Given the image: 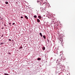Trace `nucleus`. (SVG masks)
I'll return each mask as SVG.
<instances>
[{
  "mask_svg": "<svg viewBox=\"0 0 75 75\" xmlns=\"http://www.w3.org/2000/svg\"><path fill=\"white\" fill-rule=\"evenodd\" d=\"M38 3H40L39 4H40V6H42L41 5V3L43 2V0H38L37 1Z\"/></svg>",
  "mask_w": 75,
  "mask_h": 75,
  "instance_id": "1",
  "label": "nucleus"
},
{
  "mask_svg": "<svg viewBox=\"0 0 75 75\" xmlns=\"http://www.w3.org/2000/svg\"><path fill=\"white\" fill-rule=\"evenodd\" d=\"M57 67L58 69L61 68V65L58 64L57 65Z\"/></svg>",
  "mask_w": 75,
  "mask_h": 75,
  "instance_id": "2",
  "label": "nucleus"
},
{
  "mask_svg": "<svg viewBox=\"0 0 75 75\" xmlns=\"http://www.w3.org/2000/svg\"><path fill=\"white\" fill-rule=\"evenodd\" d=\"M62 42V39H61H61H59V42Z\"/></svg>",
  "mask_w": 75,
  "mask_h": 75,
  "instance_id": "3",
  "label": "nucleus"
},
{
  "mask_svg": "<svg viewBox=\"0 0 75 75\" xmlns=\"http://www.w3.org/2000/svg\"><path fill=\"white\" fill-rule=\"evenodd\" d=\"M37 21L38 23H40V20L39 19H37Z\"/></svg>",
  "mask_w": 75,
  "mask_h": 75,
  "instance_id": "4",
  "label": "nucleus"
},
{
  "mask_svg": "<svg viewBox=\"0 0 75 75\" xmlns=\"http://www.w3.org/2000/svg\"><path fill=\"white\" fill-rule=\"evenodd\" d=\"M40 36H41V37H42V33H40Z\"/></svg>",
  "mask_w": 75,
  "mask_h": 75,
  "instance_id": "5",
  "label": "nucleus"
},
{
  "mask_svg": "<svg viewBox=\"0 0 75 75\" xmlns=\"http://www.w3.org/2000/svg\"><path fill=\"white\" fill-rule=\"evenodd\" d=\"M37 59L38 61H40L41 60V58H38Z\"/></svg>",
  "mask_w": 75,
  "mask_h": 75,
  "instance_id": "6",
  "label": "nucleus"
},
{
  "mask_svg": "<svg viewBox=\"0 0 75 75\" xmlns=\"http://www.w3.org/2000/svg\"><path fill=\"white\" fill-rule=\"evenodd\" d=\"M25 18H26V19H28V17H27V16H25Z\"/></svg>",
  "mask_w": 75,
  "mask_h": 75,
  "instance_id": "7",
  "label": "nucleus"
},
{
  "mask_svg": "<svg viewBox=\"0 0 75 75\" xmlns=\"http://www.w3.org/2000/svg\"><path fill=\"white\" fill-rule=\"evenodd\" d=\"M43 37L44 38V39H45L46 37H45V36L43 35Z\"/></svg>",
  "mask_w": 75,
  "mask_h": 75,
  "instance_id": "8",
  "label": "nucleus"
},
{
  "mask_svg": "<svg viewBox=\"0 0 75 75\" xmlns=\"http://www.w3.org/2000/svg\"><path fill=\"white\" fill-rule=\"evenodd\" d=\"M38 18H39L41 19V16H38Z\"/></svg>",
  "mask_w": 75,
  "mask_h": 75,
  "instance_id": "9",
  "label": "nucleus"
},
{
  "mask_svg": "<svg viewBox=\"0 0 75 75\" xmlns=\"http://www.w3.org/2000/svg\"><path fill=\"white\" fill-rule=\"evenodd\" d=\"M5 3L6 4H8V3L7 1H6V2Z\"/></svg>",
  "mask_w": 75,
  "mask_h": 75,
  "instance_id": "10",
  "label": "nucleus"
},
{
  "mask_svg": "<svg viewBox=\"0 0 75 75\" xmlns=\"http://www.w3.org/2000/svg\"><path fill=\"white\" fill-rule=\"evenodd\" d=\"M45 47H43V50H45Z\"/></svg>",
  "mask_w": 75,
  "mask_h": 75,
  "instance_id": "11",
  "label": "nucleus"
},
{
  "mask_svg": "<svg viewBox=\"0 0 75 75\" xmlns=\"http://www.w3.org/2000/svg\"><path fill=\"white\" fill-rule=\"evenodd\" d=\"M0 44L1 45H2V44H4V42H1L0 43Z\"/></svg>",
  "mask_w": 75,
  "mask_h": 75,
  "instance_id": "12",
  "label": "nucleus"
},
{
  "mask_svg": "<svg viewBox=\"0 0 75 75\" xmlns=\"http://www.w3.org/2000/svg\"><path fill=\"white\" fill-rule=\"evenodd\" d=\"M34 18H37V16H34Z\"/></svg>",
  "mask_w": 75,
  "mask_h": 75,
  "instance_id": "13",
  "label": "nucleus"
},
{
  "mask_svg": "<svg viewBox=\"0 0 75 75\" xmlns=\"http://www.w3.org/2000/svg\"><path fill=\"white\" fill-rule=\"evenodd\" d=\"M4 75H8V74H6V73H5L4 74Z\"/></svg>",
  "mask_w": 75,
  "mask_h": 75,
  "instance_id": "14",
  "label": "nucleus"
},
{
  "mask_svg": "<svg viewBox=\"0 0 75 75\" xmlns=\"http://www.w3.org/2000/svg\"><path fill=\"white\" fill-rule=\"evenodd\" d=\"M21 48H23V47L21 46V47H20V49H21Z\"/></svg>",
  "mask_w": 75,
  "mask_h": 75,
  "instance_id": "15",
  "label": "nucleus"
},
{
  "mask_svg": "<svg viewBox=\"0 0 75 75\" xmlns=\"http://www.w3.org/2000/svg\"><path fill=\"white\" fill-rule=\"evenodd\" d=\"M21 18H23V17L21 16Z\"/></svg>",
  "mask_w": 75,
  "mask_h": 75,
  "instance_id": "16",
  "label": "nucleus"
},
{
  "mask_svg": "<svg viewBox=\"0 0 75 75\" xmlns=\"http://www.w3.org/2000/svg\"><path fill=\"white\" fill-rule=\"evenodd\" d=\"M14 24H15V23H13V25H14Z\"/></svg>",
  "mask_w": 75,
  "mask_h": 75,
  "instance_id": "17",
  "label": "nucleus"
},
{
  "mask_svg": "<svg viewBox=\"0 0 75 75\" xmlns=\"http://www.w3.org/2000/svg\"><path fill=\"white\" fill-rule=\"evenodd\" d=\"M9 41H11V39H9Z\"/></svg>",
  "mask_w": 75,
  "mask_h": 75,
  "instance_id": "18",
  "label": "nucleus"
},
{
  "mask_svg": "<svg viewBox=\"0 0 75 75\" xmlns=\"http://www.w3.org/2000/svg\"><path fill=\"white\" fill-rule=\"evenodd\" d=\"M8 54H11L9 52H8Z\"/></svg>",
  "mask_w": 75,
  "mask_h": 75,
  "instance_id": "19",
  "label": "nucleus"
},
{
  "mask_svg": "<svg viewBox=\"0 0 75 75\" xmlns=\"http://www.w3.org/2000/svg\"><path fill=\"white\" fill-rule=\"evenodd\" d=\"M3 37V35H2L1 36V37Z\"/></svg>",
  "mask_w": 75,
  "mask_h": 75,
  "instance_id": "20",
  "label": "nucleus"
},
{
  "mask_svg": "<svg viewBox=\"0 0 75 75\" xmlns=\"http://www.w3.org/2000/svg\"><path fill=\"white\" fill-rule=\"evenodd\" d=\"M9 24H10V25H11V23H9Z\"/></svg>",
  "mask_w": 75,
  "mask_h": 75,
  "instance_id": "21",
  "label": "nucleus"
},
{
  "mask_svg": "<svg viewBox=\"0 0 75 75\" xmlns=\"http://www.w3.org/2000/svg\"><path fill=\"white\" fill-rule=\"evenodd\" d=\"M62 47H63V45H62Z\"/></svg>",
  "mask_w": 75,
  "mask_h": 75,
  "instance_id": "22",
  "label": "nucleus"
},
{
  "mask_svg": "<svg viewBox=\"0 0 75 75\" xmlns=\"http://www.w3.org/2000/svg\"><path fill=\"white\" fill-rule=\"evenodd\" d=\"M1 20H3V18H1Z\"/></svg>",
  "mask_w": 75,
  "mask_h": 75,
  "instance_id": "23",
  "label": "nucleus"
},
{
  "mask_svg": "<svg viewBox=\"0 0 75 75\" xmlns=\"http://www.w3.org/2000/svg\"><path fill=\"white\" fill-rule=\"evenodd\" d=\"M0 18H1V16H0Z\"/></svg>",
  "mask_w": 75,
  "mask_h": 75,
  "instance_id": "24",
  "label": "nucleus"
}]
</instances>
